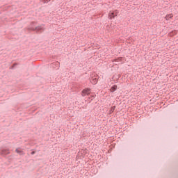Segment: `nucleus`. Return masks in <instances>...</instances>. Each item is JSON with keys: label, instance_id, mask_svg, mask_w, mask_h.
<instances>
[{"label": "nucleus", "instance_id": "4", "mask_svg": "<svg viewBox=\"0 0 178 178\" xmlns=\"http://www.w3.org/2000/svg\"><path fill=\"white\" fill-rule=\"evenodd\" d=\"M108 16H109L110 19H113V17H115V16H118V11L110 13Z\"/></svg>", "mask_w": 178, "mask_h": 178}, {"label": "nucleus", "instance_id": "9", "mask_svg": "<svg viewBox=\"0 0 178 178\" xmlns=\"http://www.w3.org/2000/svg\"><path fill=\"white\" fill-rule=\"evenodd\" d=\"M97 83H98V79H97V77L93 78L92 79V84H97Z\"/></svg>", "mask_w": 178, "mask_h": 178}, {"label": "nucleus", "instance_id": "13", "mask_svg": "<svg viewBox=\"0 0 178 178\" xmlns=\"http://www.w3.org/2000/svg\"><path fill=\"white\" fill-rule=\"evenodd\" d=\"M17 64H14L13 66H16Z\"/></svg>", "mask_w": 178, "mask_h": 178}, {"label": "nucleus", "instance_id": "5", "mask_svg": "<svg viewBox=\"0 0 178 178\" xmlns=\"http://www.w3.org/2000/svg\"><path fill=\"white\" fill-rule=\"evenodd\" d=\"M116 90H118V86L114 85L113 86H112L110 89V92H115V91H116Z\"/></svg>", "mask_w": 178, "mask_h": 178}, {"label": "nucleus", "instance_id": "3", "mask_svg": "<svg viewBox=\"0 0 178 178\" xmlns=\"http://www.w3.org/2000/svg\"><path fill=\"white\" fill-rule=\"evenodd\" d=\"M9 154H10V152H9L8 149H3L0 152V155H1L2 156H5L6 155H9Z\"/></svg>", "mask_w": 178, "mask_h": 178}, {"label": "nucleus", "instance_id": "1", "mask_svg": "<svg viewBox=\"0 0 178 178\" xmlns=\"http://www.w3.org/2000/svg\"><path fill=\"white\" fill-rule=\"evenodd\" d=\"M34 24H36L35 22H32L28 28V31H36V34H41L45 30L44 27L38 26L34 28Z\"/></svg>", "mask_w": 178, "mask_h": 178}, {"label": "nucleus", "instance_id": "12", "mask_svg": "<svg viewBox=\"0 0 178 178\" xmlns=\"http://www.w3.org/2000/svg\"><path fill=\"white\" fill-rule=\"evenodd\" d=\"M120 78V75H118V79ZM118 79L116 80H118Z\"/></svg>", "mask_w": 178, "mask_h": 178}, {"label": "nucleus", "instance_id": "10", "mask_svg": "<svg viewBox=\"0 0 178 178\" xmlns=\"http://www.w3.org/2000/svg\"><path fill=\"white\" fill-rule=\"evenodd\" d=\"M42 2H43V3H48V2H49V1H51V0H41Z\"/></svg>", "mask_w": 178, "mask_h": 178}, {"label": "nucleus", "instance_id": "6", "mask_svg": "<svg viewBox=\"0 0 178 178\" xmlns=\"http://www.w3.org/2000/svg\"><path fill=\"white\" fill-rule=\"evenodd\" d=\"M15 152H17V154H19V155H24V152H23V150H19V149H16Z\"/></svg>", "mask_w": 178, "mask_h": 178}, {"label": "nucleus", "instance_id": "2", "mask_svg": "<svg viewBox=\"0 0 178 178\" xmlns=\"http://www.w3.org/2000/svg\"><path fill=\"white\" fill-rule=\"evenodd\" d=\"M91 93V89L85 88L81 92L82 97H86V95H89Z\"/></svg>", "mask_w": 178, "mask_h": 178}, {"label": "nucleus", "instance_id": "11", "mask_svg": "<svg viewBox=\"0 0 178 178\" xmlns=\"http://www.w3.org/2000/svg\"><path fill=\"white\" fill-rule=\"evenodd\" d=\"M34 154H35V151H32V152H31V155H34Z\"/></svg>", "mask_w": 178, "mask_h": 178}, {"label": "nucleus", "instance_id": "7", "mask_svg": "<svg viewBox=\"0 0 178 178\" xmlns=\"http://www.w3.org/2000/svg\"><path fill=\"white\" fill-rule=\"evenodd\" d=\"M173 17V14L167 15L165 17V20H169Z\"/></svg>", "mask_w": 178, "mask_h": 178}, {"label": "nucleus", "instance_id": "8", "mask_svg": "<svg viewBox=\"0 0 178 178\" xmlns=\"http://www.w3.org/2000/svg\"><path fill=\"white\" fill-rule=\"evenodd\" d=\"M116 106H113L111 108V110L109 111V114L111 115V113H113V112H115V109Z\"/></svg>", "mask_w": 178, "mask_h": 178}]
</instances>
